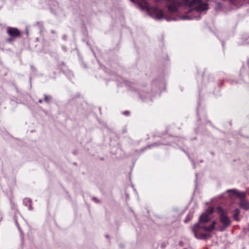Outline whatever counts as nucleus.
I'll use <instances>...</instances> for the list:
<instances>
[{"label":"nucleus","mask_w":249,"mask_h":249,"mask_svg":"<svg viewBox=\"0 0 249 249\" xmlns=\"http://www.w3.org/2000/svg\"><path fill=\"white\" fill-rule=\"evenodd\" d=\"M7 33L10 36L14 38H16L20 36V32L16 28L8 27Z\"/></svg>","instance_id":"5"},{"label":"nucleus","mask_w":249,"mask_h":249,"mask_svg":"<svg viewBox=\"0 0 249 249\" xmlns=\"http://www.w3.org/2000/svg\"><path fill=\"white\" fill-rule=\"evenodd\" d=\"M227 192L229 193H231L233 195L236 196L237 197L243 198L245 196V194L243 192H239L235 189L229 190Z\"/></svg>","instance_id":"6"},{"label":"nucleus","mask_w":249,"mask_h":249,"mask_svg":"<svg viewBox=\"0 0 249 249\" xmlns=\"http://www.w3.org/2000/svg\"><path fill=\"white\" fill-rule=\"evenodd\" d=\"M7 41L9 42H11L13 41V39L12 38H8L7 39Z\"/></svg>","instance_id":"12"},{"label":"nucleus","mask_w":249,"mask_h":249,"mask_svg":"<svg viewBox=\"0 0 249 249\" xmlns=\"http://www.w3.org/2000/svg\"><path fill=\"white\" fill-rule=\"evenodd\" d=\"M24 202L25 203H26V204H29V209L30 210H32V208L31 206V200L30 199H29V198H26V199H25L24 200Z\"/></svg>","instance_id":"8"},{"label":"nucleus","mask_w":249,"mask_h":249,"mask_svg":"<svg viewBox=\"0 0 249 249\" xmlns=\"http://www.w3.org/2000/svg\"><path fill=\"white\" fill-rule=\"evenodd\" d=\"M45 100L46 101H48L49 100V98L48 96H45Z\"/></svg>","instance_id":"10"},{"label":"nucleus","mask_w":249,"mask_h":249,"mask_svg":"<svg viewBox=\"0 0 249 249\" xmlns=\"http://www.w3.org/2000/svg\"><path fill=\"white\" fill-rule=\"evenodd\" d=\"M124 114H125V115H128L129 114V112L128 111H125L124 112Z\"/></svg>","instance_id":"11"},{"label":"nucleus","mask_w":249,"mask_h":249,"mask_svg":"<svg viewBox=\"0 0 249 249\" xmlns=\"http://www.w3.org/2000/svg\"><path fill=\"white\" fill-rule=\"evenodd\" d=\"M240 207H241L244 209H247L249 208V207L248 206H246L245 204V202H244V201L241 202V203H240Z\"/></svg>","instance_id":"9"},{"label":"nucleus","mask_w":249,"mask_h":249,"mask_svg":"<svg viewBox=\"0 0 249 249\" xmlns=\"http://www.w3.org/2000/svg\"><path fill=\"white\" fill-rule=\"evenodd\" d=\"M215 221H213L212 224L209 227H201L199 224H195L192 227V231L194 233L195 236L199 239H206L210 237V235L208 233H203L201 232L202 230L207 231H211L215 229Z\"/></svg>","instance_id":"1"},{"label":"nucleus","mask_w":249,"mask_h":249,"mask_svg":"<svg viewBox=\"0 0 249 249\" xmlns=\"http://www.w3.org/2000/svg\"><path fill=\"white\" fill-rule=\"evenodd\" d=\"M217 213L220 214V221L224 225V228H227L231 224V221L229 217L226 214L225 211L221 207H219L217 209Z\"/></svg>","instance_id":"3"},{"label":"nucleus","mask_w":249,"mask_h":249,"mask_svg":"<svg viewBox=\"0 0 249 249\" xmlns=\"http://www.w3.org/2000/svg\"><path fill=\"white\" fill-rule=\"evenodd\" d=\"M239 213L240 210L238 209H236L234 211V214L233 215V217L236 220L238 221L239 220L238 218V215L239 214Z\"/></svg>","instance_id":"7"},{"label":"nucleus","mask_w":249,"mask_h":249,"mask_svg":"<svg viewBox=\"0 0 249 249\" xmlns=\"http://www.w3.org/2000/svg\"><path fill=\"white\" fill-rule=\"evenodd\" d=\"M139 5L142 9L147 11L149 15L156 19H161L165 18L161 10L156 8H150L148 3L144 0H142ZM166 19L167 20H171V18H167Z\"/></svg>","instance_id":"2"},{"label":"nucleus","mask_w":249,"mask_h":249,"mask_svg":"<svg viewBox=\"0 0 249 249\" xmlns=\"http://www.w3.org/2000/svg\"><path fill=\"white\" fill-rule=\"evenodd\" d=\"M131 0L132 1H133V2H135V1H137V0Z\"/></svg>","instance_id":"13"},{"label":"nucleus","mask_w":249,"mask_h":249,"mask_svg":"<svg viewBox=\"0 0 249 249\" xmlns=\"http://www.w3.org/2000/svg\"><path fill=\"white\" fill-rule=\"evenodd\" d=\"M213 208H209L205 213L200 215L199 222L200 223H207L209 222L211 219L210 215L213 213Z\"/></svg>","instance_id":"4"}]
</instances>
